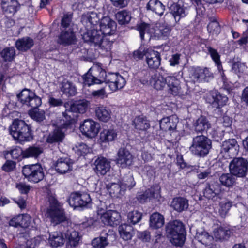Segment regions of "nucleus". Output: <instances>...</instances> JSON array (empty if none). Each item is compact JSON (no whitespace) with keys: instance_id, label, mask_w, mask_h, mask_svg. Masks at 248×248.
<instances>
[{"instance_id":"obj_5","label":"nucleus","mask_w":248,"mask_h":248,"mask_svg":"<svg viewBox=\"0 0 248 248\" xmlns=\"http://www.w3.org/2000/svg\"><path fill=\"white\" fill-rule=\"evenodd\" d=\"M22 173L25 179L31 184H37L45 177V170L41 164L25 165L22 167Z\"/></svg>"},{"instance_id":"obj_55","label":"nucleus","mask_w":248,"mask_h":248,"mask_svg":"<svg viewBox=\"0 0 248 248\" xmlns=\"http://www.w3.org/2000/svg\"><path fill=\"white\" fill-rule=\"evenodd\" d=\"M41 148L37 146H31L23 150V157L24 158L30 157L37 158L42 153Z\"/></svg>"},{"instance_id":"obj_9","label":"nucleus","mask_w":248,"mask_h":248,"mask_svg":"<svg viewBox=\"0 0 248 248\" xmlns=\"http://www.w3.org/2000/svg\"><path fill=\"white\" fill-rule=\"evenodd\" d=\"M229 169L237 178H245L248 174V160L242 157H233L229 163Z\"/></svg>"},{"instance_id":"obj_20","label":"nucleus","mask_w":248,"mask_h":248,"mask_svg":"<svg viewBox=\"0 0 248 248\" xmlns=\"http://www.w3.org/2000/svg\"><path fill=\"white\" fill-rule=\"evenodd\" d=\"M117 155L116 164L120 167L125 168L132 165L133 156L126 148H120L117 152Z\"/></svg>"},{"instance_id":"obj_57","label":"nucleus","mask_w":248,"mask_h":248,"mask_svg":"<svg viewBox=\"0 0 248 248\" xmlns=\"http://www.w3.org/2000/svg\"><path fill=\"white\" fill-rule=\"evenodd\" d=\"M16 55V51L13 47H7L0 52V57L5 62L12 61Z\"/></svg>"},{"instance_id":"obj_49","label":"nucleus","mask_w":248,"mask_h":248,"mask_svg":"<svg viewBox=\"0 0 248 248\" xmlns=\"http://www.w3.org/2000/svg\"><path fill=\"white\" fill-rule=\"evenodd\" d=\"M118 230L121 237L125 241L131 240L134 234L132 226L127 224L120 225Z\"/></svg>"},{"instance_id":"obj_62","label":"nucleus","mask_w":248,"mask_h":248,"mask_svg":"<svg viewBox=\"0 0 248 248\" xmlns=\"http://www.w3.org/2000/svg\"><path fill=\"white\" fill-rule=\"evenodd\" d=\"M72 18V13L68 12L64 14L61 19L60 30L72 28L71 26Z\"/></svg>"},{"instance_id":"obj_53","label":"nucleus","mask_w":248,"mask_h":248,"mask_svg":"<svg viewBox=\"0 0 248 248\" xmlns=\"http://www.w3.org/2000/svg\"><path fill=\"white\" fill-rule=\"evenodd\" d=\"M117 133L114 129H104L100 133L99 140L101 142H108L114 140Z\"/></svg>"},{"instance_id":"obj_59","label":"nucleus","mask_w":248,"mask_h":248,"mask_svg":"<svg viewBox=\"0 0 248 248\" xmlns=\"http://www.w3.org/2000/svg\"><path fill=\"white\" fill-rule=\"evenodd\" d=\"M212 60L215 62L218 70H222V62L220 61V56L217 49L208 46L206 47Z\"/></svg>"},{"instance_id":"obj_45","label":"nucleus","mask_w":248,"mask_h":248,"mask_svg":"<svg viewBox=\"0 0 248 248\" xmlns=\"http://www.w3.org/2000/svg\"><path fill=\"white\" fill-rule=\"evenodd\" d=\"M33 45V40L29 37L19 39L16 42V48L20 51H27L31 48Z\"/></svg>"},{"instance_id":"obj_38","label":"nucleus","mask_w":248,"mask_h":248,"mask_svg":"<svg viewBox=\"0 0 248 248\" xmlns=\"http://www.w3.org/2000/svg\"><path fill=\"white\" fill-rule=\"evenodd\" d=\"M151 48L144 44H141L136 50H134L131 54L130 57L131 59L138 62L146 58Z\"/></svg>"},{"instance_id":"obj_51","label":"nucleus","mask_w":248,"mask_h":248,"mask_svg":"<svg viewBox=\"0 0 248 248\" xmlns=\"http://www.w3.org/2000/svg\"><path fill=\"white\" fill-rule=\"evenodd\" d=\"M30 117L39 124H42L46 119L45 112L38 108H31L28 111Z\"/></svg>"},{"instance_id":"obj_1","label":"nucleus","mask_w":248,"mask_h":248,"mask_svg":"<svg viewBox=\"0 0 248 248\" xmlns=\"http://www.w3.org/2000/svg\"><path fill=\"white\" fill-rule=\"evenodd\" d=\"M9 133L16 142L23 144L31 141L34 139L31 126L24 121L15 119L9 127Z\"/></svg>"},{"instance_id":"obj_25","label":"nucleus","mask_w":248,"mask_h":248,"mask_svg":"<svg viewBox=\"0 0 248 248\" xmlns=\"http://www.w3.org/2000/svg\"><path fill=\"white\" fill-rule=\"evenodd\" d=\"M170 13L173 17L175 23H178L181 19L187 14L186 8L178 2H174L169 7Z\"/></svg>"},{"instance_id":"obj_11","label":"nucleus","mask_w":248,"mask_h":248,"mask_svg":"<svg viewBox=\"0 0 248 248\" xmlns=\"http://www.w3.org/2000/svg\"><path fill=\"white\" fill-rule=\"evenodd\" d=\"M67 202L71 207L76 209L88 206L91 202V198L87 193L75 192L70 194Z\"/></svg>"},{"instance_id":"obj_46","label":"nucleus","mask_w":248,"mask_h":248,"mask_svg":"<svg viewBox=\"0 0 248 248\" xmlns=\"http://www.w3.org/2000/svg\"><path fill=\"white\" fill-rule=\"evenodd\" d=\"M89 105V102L86 100H80L76 101L70 105L69 109L74 113H84L86 112Z\"/></svg>"},{"instance_id":"obj_37","label":"nucleus","mask_w":248,"mask_h":248,"mask_svg":"<svg viewBox=\"0 0 248 248\" xmlns=\"http://www.w3.org/2000/svg\"><path fill=\"white\" fill-rule=\"evenodd\" d=\"M106 236H100L94 238L92 241V245L94 248H105L109 244L111 239H115L116 236L110 232L106 234Z\"/></svg>"},{"instance_id":"obj_44","label":"nucleus","mask_w":248,"mask_h":248,"mask_svg":"<svg viewBox=\"0 0 248 248\" xmlns=\"http://www.w3.org/2000/svg\"><path fill=\"white\" fill-rule=\"evenodd\" d=\"M195 238L205 246H210L213 240V237L204 230H197Z\"/></svg>"},{"instance_id":"obj_17","label":"nucleus","mask_w":248,"mask_h":248,"mask_svg":"<svg viewBox=\"0 0 248 248\" xmlns=\"http://www.w3.org/2000/svg\"><path fill=\"white\" fill-rule=\"evenodd\" d=\"M0 9L6 16H12L21 8V4L17 0H1Z\"/></svg>"},{"instance_id":"obj_22","label":"nucleus","mask_w":248,"mask_h":248,"mask_svg":"<svg viewBox=\"0 0 248 248\" xmlns=\"http://www.w3.org/2000/svg\"><path fill=\"white\" fill-rule=\"evenodd\" d=\"M74 112L69 108L62 113V119L58 122L57 125L64 130L71 129L76 122Z\"/></svg>"},{"instance_id":"obj_52","label":"nucleus","mask_w":248,"mask_h":248,"mask_svg":"<svg viewBox=\"0 0 248 248\" xmlns=\"http://www.w3.org/2000/svg\"><path fill=\"white\" fill-rule=\"evenodd\" d=\"M116 19L120 25H127L131 19V16L129 12L123 10L118 12L115 15Z\"/></svg>"},{"instance_id":"obj_24","label":"nucleus","mask_w":248,"mask_h":248,"mask_svg":"<svg viewBox=\"0 0 248 248\" xmlns=\"http://www.w3.org/2000/svg\"><path fill=\"white\" fill-rule=\"evenodd\" d=\"M116 23L109 17H104L101 19L100 23V29L105 37L114 34L116 31Z\"/></svg>"},{"instance_id":"obj_7","label":"nucleus","mask_w":248,"mask_h":248,"mask_svg":"<svg viewBox=\"0 0 248 248\" xmlns=\"http://www.w3.org/2000/svg\"><path fill=\"white\" fill-rule=\"evenodd\" d=\"M102 31L100 30L90 29H87L86 32L82 35V38L85 42H89L91 44H94L95 46H98L101 48H106L107 45L109 47L112 44V41H109L107 43L108 39H104ZM108 49V47H106Z\"/></svg>"},{"instance_id":"obj_42","label":"nucleus","mask_w":248,"mask_h":248,"mask_svg":"<svg viewBox=\"0 0 248 248\" xmlns=\"http://www.w3.org/2000/svg\"><path fill=\"white\" fill-rule=\"evenodd\" d=\"M229 171V173H222L219 177L220 185L228 188L232 187L235 185L236 181V176L231 171Z\"/></svg>"},{"instance_id":"obj_63","label":"nucleus","mask_w":248,"mask_h":248,"mask_svg":"<svg viewBox=\"0 0 248 248\" xmlns=\"http://www.w3.org/2000/svg\"><path fill=\"white\" fill-rule=\"evenodd\" d=\"M234 59L232 62V70L236 74H240L245 71L246 66L244 63H242L240 60Z\"/></svg>"},{"instance_id":"obj_6","label":"nucleus","mask_w":248,"mask_h":248,"mask_svg":"<svg viewBox=\"0 0 248 248\" xmlns=\"http://www.w3.org/2000/svg\"><path fill=\"white\" fill-rule=\"evenodd\" d=\"M107 76V74L104 69L99 65H95L90 68L82 76L83 84L88 86L100 84L105 82Z\"/></svg>"},{"instance_id":"obj_64","label":"nucleus","mask_w":248,"mask_h":248,"mask_svg":"<svg viewBox=\"0 0 248 248\" xmlns=\"http://www.w3.org/2000/svg\"><path fill=\"white\" fill-rule=\"evenodd\" d=\"M139 74V80L142 84L149 85L152 84V75L149 71L143 70L140 72Z\"/></svg>"},{"instance_id":"obj_58","label":"nucleus","mask_w":248,"mask_h":248,"mask_svg":"<svg viewBox=\"0 0 248 248\" xmlns=\"http://www.w3.org/2000/svg\"><path fill=\"white\" fill-rule=\"evenodd\" d=\"M9 154L11 155L13 159L17 160V161H20L24 159L23 150L20 147L16 146L10 151H6L4 153V155L6 156Z\"/></svg>"},{"instance_id":"obj_36","label":"nucleus","mask_w":248,"mask_h":248,"mask_svg":"<svg viewBox=\"0 0 248 248\" xmlns=\"http://www.w3.org/2000/svg\"><path fill=\"white\" fill-rule=\"evenodd\" d=\"M99 21V18L95 12H87L83 14L81 17V22L86 28L91 29L93 26L96 25Z\"/></svg>"},{"instance_id":"obj_33","label":"nucleus","mask_w":248,"mask_h":248,"mask_svg":"<svg viewBox=\"0 0 248 248\" xmlns=\"http://www.w3.org/2000/svg\"><path fill=\"white\" fill-rule=\"evenodd\" d=\"M60 89L62 94L67 97L74 96L78 93L76 85L67 79H64L60 83Z\"/></svg>"},{"instance_id":"obj_47","label":"nucleus","mask_w":248,"mask_h":248,"mask_svg":"<svg viewBox=\"0 0 248 248\" xmlns=\"http://www.w3.org/2000/svg\"><path fill=\"white\" fill-rule=\"evenodd\" d=\"M122 188L120 182L118 183H109L107 185V188L111 196L113 197L118 198L124 195L125 191Z\"/></svg>"},{"instance_id":"obj_30","label":"nucleus","mask_w":248,"mask_h":248,"mask_svg":"<svg viewBox=\"0 0 248 248\" xmlns=\"http://www.w3.org/2000/svg\"><path fill=\"white\" fill-rule=\"evenodd\" d=\"M188 206V200L183 197H174L172 199L170 203V207L178 213H182L186 211Z\"/></svg>"},{"instance_id":"obj_3","label":"nucleus","mask_w":248,"mask_h":248,"mask_svg":"<svg viewBox=\"0 0 248 248\" xmlns=\"http://www.w3.org/2000/svg\"><path fill=\"white\" fill-rule=\"evenodd\" d=\"M48 202L49 205L47 208L46 214L51 223L56 226L66 221L67 217L62 208L63 204L53 195L49 196Z\"/></svg>"},{"instance_id":"obj_18","label":"nucleus","mask_w":248,"mask_h":248,"mask_svg":"<svg viewBox=\"0 0 248 248\" xmlns=\"http://www.w3.org/2000/svg\"><path fill=\"white\" fill-rule=\"evenodd\" d=\"M221 192V186L217 181L207 182L203 190V196L208 200H215Z\"/></svg>"},{"instance_id":"obj_50","label":"nucleus","mask_w":248,"mask_h":248,"mask_svg":"<svg viewBox=\"0 0 248 248\" xmlns=\"http://www.w3.org/2000/svg\"><path fill=\"white\" fill-rule=\"evenodd\" d=\"M152 84L154 88L157 90H162L166 85V78H164L161 75L155 73L152 75Z\"/></svg>"},{"instance_id":"obj_8","label":"nucleus","mask_w":248,"mask_h":248,"mask_svg":"<svg viewBox=\"0 0 248 248\" xmlns=\"http://www.w3.org/2000/svg\"><path fill=\"white\" fill-rule=\"evenodd\" d=\"M18 101L24 106L31 108H38L42 103L41 97L30 89H23L20 93L17 94Z\"/></svg>"},{"instance_id":"obj_4","label":"nucleus","mask_w":248,"mask_h":248,"mask_svg":"<svg viewBox=\"0 0 248 248\" xmlns=\"http://www.w3.org/2000/svg\"><path fill=\"white\" fill-rule=\"evenodd\" d=\"M212 148V141L207 136L198 135L193 138L189 150L193 155L199 157H204Z\"/></svg>"},{"instance_id":"obj_26","label":"nucleus","mask_w":248,"mask_h":248,"mask_svg":"<svg viewBox=\"0 0 248 248\" xmlns=\"http://www.w3.org/2000/svg\"><path fill=\"white\" fill-rule=\"evenodd\" d=\"M31 221V217L27 214H19L10 220L9 225L14 227L28 228Z\"/></svg>"},{"instance_id":"obj_32","label":"nucleus","mask_w":248,"mask_h":248,"mask_svg":"<svg viewBox=\"0 0 248 248\" xmlns=\"http://www.w3.org/2000/svg\"><path fill=\"white\" fill-rule=\"evenodd\" d=\"M146 62L150 69H156L161 64V55L157 51L151 49L146 59Z\"/></svg>"},{"instance_id":"obj_43","label":"nucleus","mask_w":248,"mask_h":248,"mask_svg":"<svg viewBox=\"0 0 248 248\" xmlns=\"http://www.w3.org/2000/svg\"><path fill=\"white\" fill-rule=\"evenodd\" d=\"M65 238L67 239V246L75 247L79 243L80 237L79 232L73 228L67 230L65 233Z\"/></svg>"},{"instance_id":"obj_2","label":"nucleus","mask_w":248,"mask_h":248,"mask_svg":"<svg viewBox=\"0 0 248 248\" xmlns=\"http://www.w3.org/2000/svg\"><path fill=\"white\" fill-rule=\"evenodd\" d=\"M167 236L175 246H182L186 239V232L185 225L178 220L170 221L166 226Z\"/></svg>"},{"instance_id":"obj_15","label":"nucleus","mask_w":248,"mask_h":248,"mask_svg":"<svg viewBox=\"0 0 248 248\" xmlns=\"http://www.w3.org/2000/svg\"><path fill=\"white\" fill-rule=\"evenodd\" d=\"M82 134L89 138H93L99 132L100 124L97 122L88 119L85 120L80 125Z\"/></svg>"},{"instance_id":"obj_54","label":"nucleus","mask_w":248,"mask_h":248,"mask_svg":"<svg viewBox=\"0 0 248 248\" xmlns=\"http://www.w3.org/2000/svg\"><path fill=\"white\" fill-rule=\"evenodd\" d=\"M133 123L135 128L138 130L146 131L150 127L149 121L146 118L137 117Z\"/></svg>"},{"instance_id":"obj_12","label":"nucleus","mask_w":248,"mask_h":248,"mask_svg":"<svg viewBox=\"0 0 248 248\" xmlns=\"http://www.w3.org/2000/svg\"><path fill=\"white\" fill-rule=\"evenodd\" d=\"M58 36L57 43L63 46L75 45L78 42L76 33L73 28L63 29Z\"/></svg>"},{"instance_id":"obj_41","label":"nucleus","mask_w":248,"mask_h":248,"mask_svg":"<svg viewBox=\"0 0 248 248\" xmlns=\"http://www.w3.org/2000/svg\"><path fill=\"white\" fill-rule=\"evenodd\" d=\"M95 113L96 118L103 122H108L111 118V111L110 109L104 106H99L95 108Z\"/></svg>"},{"instance_id":"obj_39","label":"nucleus","mask_w":248,"mask_h":248,"mask_svg":"<svg viewBox=\"0 0 248 248\" xmlns=\"http://www.w3.org/2000/svg\"><path fill=\"white\" fill-rule=\"evenodd\" d=\"M166 85L169 87V92L173 95L181 94L180 81L175 77L169 76L166 78Z\"/></svg>"},{"instance_id":"obj_35","label":"nucleus","mask_w":248,"mask_h":248,"mask_svg":"<svg viewBox=\"0 0 248 248\" xmlns=\"http://www.w3.org/2000/svg\"><path fill=\"white\" fill-rule=\"evenodd\" d=\"M211 126V124L207 118L203 116L199 117L193 124L194 130L197 133H207Z\"/></svg>"},{"instance_id":"obj_27","label":"nucleus","mask_w":248,"mask_h":248,"mask_svg":"<svg viewBox=\"0 0 248 248\" xmlns=\"http://www.w3.org/2000/svg\"><path fill=\"white\" fill-rule=\"evenodd\" d=\"M155 189L153 187L146 189L144 192H138L136 197L131 200L130 202L134 204H137V202L143 204L150 201L155 198Z\"/></svg>"},{"instance_id":"obj_23","label":"nucleus","mask_w":248,"mask_h":248,"mask_svg":"<svg viewBox=\"0 0 248 248\" xmlns=\"http://www.w3.org/2000/svg\"><path fill=\"white\" fill-rule=\"evenodd\" d=\"M74 163V161L69 157H60L54 164V167L57 173L64 174L72 170Z\"/></svg>"},{"instance_id":"obj_40","label":"nucleus","mask_w":248,"mask_h":248,"mask_svg":"<svg viewBox=\"0 0 248 248\" xmlns=\"http://www.w3.org/2000/svg\"><path fill=\"white\" fill-rule=\"evenodd\" d=\"M65 241L63 234L61 232H54L49 233L48 242L52 247L62 246Z\"/></svg>"},{"instance_id":"obj_29","label":"nucleus","mask_w":248,"mask_h":248,"mask_svg":"<svg viewBox=\"0 0 248 248\" xmlns=\"http://www.w3.org/2000/svg\"><path fill=\"white\" fill-rule=\"evenodd\" d=\"M66 131L57 125L55 129L49 134L46 139V142L49 144L62 142L65 138Z\"/></svg>"},{"instance_id":"obj_48","label":"nucleus","mask_w":248,"mask_h":248,"mask_svg":"<svg viewBox=\"0 0 248 248\" xmlns=\"http://www.w3.org/2000/svg\"><path fill=\"white\" fill-rule=\"evenodd\" d=\"M164 224V218L163 215L158 212L153 213L150 217V227L154 229L161 228Z\"/></svg>"},{"instance_id":"obj_34","label":"nucleus","mask_w":248,"mask_h":248,"mask_svg":"<svg viewBox=\"0 0 248 248\" xmlns=\"http://www.w3.org/2000/svg\"><path fill=\"white\" fill-rule=\"evenodd\" d=\"M146 9L161 17L163 15L166 8L159 0H150L146 4Z\"/></svg>"},{"instance_id":"obj_31","label":"nucleus","mask_w":248,"mask_h":248,"mask_svg":"<svg viewBox=\"0 0 248 248\" xmlns=\"http://www.w3.org/2000/svg\"><path fill=\"white\" fill-rule=\"evenodd\" d=\"M215 238L220 241H227L233 234V232L229 226L220 225L214 231Z\"/></svg>"},{"instance_id":"obj_14","label":"nucleus","mask_w":248,"mask_h":248,"mask_svg":"<svg viewBox=\"0 0 248 248\" xmlns=\"http://www.w3.org/2000/svg\"><path fill=\"white\" fill-rule=\"evenodd\" d=\"M189 76L194 82H208L213 78L209 69L200 67L192 68L189 71Z\"/></svg>"},{"instance_id":"obj_19","label":"nucleus","mask_w":248,"mask_h":248,"mask_svg":"<svg viewBox=\"0 0 248 248\" xmlns=\"http://www.w3.org/2000/svg\"><path fill=\"white\" fill-rule=\"evenodd\" d=\"M106 83L109 84V87L112 91L122 89L126 83L125 79L118 73H108L106 77Z\"/></svg>"},{"instance_id":"obj_61","label":"nucleus","mask_w":248,"mask_h":248,"mask_svg":"<svg viewBox=\"0 0 248 248\" xmlns=\"http://www.w3.org/2000/svg\"><path fill=\"white\" fill-rule=\"evenodd\" d=\"M232 202L231 201H223L220 203L219 213L222 218H224L226 217L229 210L232 206Z\"/></svg>"},{"instance_id":"obj_16","label":"nucleus","mask_w":248,"mask_h":248,"mask_svg":"<svg viewBox=\"0 0 248 248\" xmlns=\"http://www.w3.org/2000/svg\"><path fill=\"white\" fill-rule=\"evenodd\" d=\"M178 123L179 119L176 116L172 115L164 117L159 121L160 129L171 135L178 131L177 130Z\"/></svg>"},{"instance_id":"obj_28","label":"nucleus","mask_w":248,"mask_h":248,"mask_svg":"<svg viewBox=\"0 0 248 248\" xmlns=\"http://www.w3.org/2000/svg\"><path fill=\"white\" fill-rule=\"evenodd\" d=\"M93 168L97 175H104L110 169V162L107 158L98 157L94 161Z\"/></svg>"},{"instance_id":"obj_13","label":"nucleus","mask_w":248,"mask_h":248,"mask_svg":"<svg viewBox=\"0 0 248 248\" xmlns=\"http://www.w3.org/2000/svg\"><path fill=\"white\" fill-rule=\"evenodd\" d=\"M239 151V145L236 140L229 139L223 141L220 146V153L223 156L232 158L236 155Z\"/></svg>"},{"instance_id":"obj_56","label":"nucleus","mask_w":248,"mask_h":248,"mask_svg":"<svg viewBox=\"0 0 248 248\" xmlns=\"http://www.w3.org/2000/svg\"><path fill=\"white\" fill-rule=\"evenodd\" d=\"M120 182L125 191L126 189H131L136 185L133 175L130 174L125 175Z\"/></svg>"},{"instance_id":"obj_10","label":"nucleus","mask_w":248,"mask_h":248,"mask_svg":"<svg viewBox=\"0 0 248 248\" xmlns=\"http://www.w3.org/2000/svg\"><path fill=\"white\" fill-rule=\"evenodd\" d=\"M206 100L213 108L217 109V111L219 112V115H222L223 112L221 108L227 104L228 98L226 95L221 94L218 91L214 90L209 93L206 97Z\"/></svg>"},{"instance_id":"obj_60","label":"nucleus","mask_w":248,"mask_h":248,"mask_svg":"<svg viewBox=\"0 0 248 248\" xmlns=\"http://www.w3.org/2000/svg\"><path fill=\"white\" fill-rule=\"evenodd\" d=\"M171 31V28L167 25H163L159 27L158 31L155 32V35H157L158 38L168 37Z\"/></svg>"},{"instance_id":"obj_21","label":"nucleus","mask_w":248,"mask_h":248,"mask_svg":"<svg viewBox=\"0 0 248 248\" xmlns=\"http://www.w3.org/2000/svg\"><path fill=\"white\" fill-rule=\"evenodd\" d=\"M100 219L105 225L116 226L120 223L121 217L118 211L110 210L102 214Z\"/></svg>"}]
</instances>
